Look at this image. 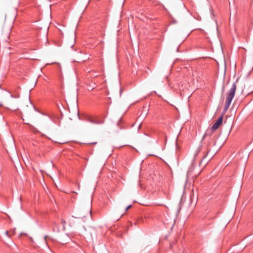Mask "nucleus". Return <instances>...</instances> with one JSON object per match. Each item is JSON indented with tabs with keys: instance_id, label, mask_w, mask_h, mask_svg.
<instances>
[{
	"instance_id": "obj_1",
	"label": "nucleus",
	"mask_w": 253,
	"mask_h": 253,
	"mask_svg": "<svg viewBox=\"0 0 253 253\" xmlns=\"http://www.w3.org/2000/svg\"><path fill=\"white\" fill-rule=\"evenodd\" d=\"M236 90V84L235 83H234L232 84V87L227 94L225 101V105L223 110V114H222L218 118L216 122L212 126V130H215L217 129L219 127V126L222 124L223 121V115L228 109L232 102V100L235 96Z\"/></svg>"
},
{
	"instance_id": "obj_2",
	"label": "nucleus",
	"mask_w": 253,
	"mask_h": 253,
	"mask_svg": "<svg viewBox=\"0 0 253 253\" xmlns=\"http://www.w3.org/2000/svg\"><path fill=\"white\" fill-rule=\"evenodd\" d=\"M83 120L87 122L96 125H101L103 123V121L99 119L97 117L86 115L84 117Z\"/></svg>"
},
{
	"instance_id": "obj_3",
	"label": "nucleus",
	"mask_w": 253,
	"mask_h": 253,
	"mask_svg": "<svg viewBox=\"0 0 253 253\" xmlns=\"http://www.w3.org/2000/svg\"><path fill=\"white\" fill-rule=\"evenodd\" d=\"M10 94V97L12 98H18L19 97V95L18 94H16L15 95H13L10 92H8Z\"/></svg>"
},
{
	"instance_id": "obj_4",
	"label": "nucleus",
	"mask_w": 253,
	"mask_h": 253,
	"mask_svg": "<svg viewBox=\"0 0 253 253\" xmlns=\"http://www.w3.org/2000/svg\"><path fill=\"white\" fill-rule=\"evenodd\" d=\"M86 214L91 215V210L89 209L86 211Z\"/></svg>"
},
{
	"instance_id": "obj_5",
	"label": "nucleus",
	"mask_w": 253,
	"mask_h": 253,
	"mask_svg": "<svg viewBox=\"0 0 253 253\" xmlns=\"http://www.w3.org/2000/svg\"><path fill=\"white\" fill-rule=\"evenodd\" d=\"M131 207V205H129V206H128L126 208L125 211H126L127 210H128L129 209H130Z\"/></svg>"
},
{
	"instance_id": "obj_6",
	"label": "nucleus",
	"mask_w": 253,
	"mask_h": 253,
	"mask_svg": "<svg viewBox=\"0 0 253 253\" xmlns=\"http://www.w3.org/2000/svg\"><path fill=\"white\" fill-rule=\"evenodd\" d=\"M5 234L8 237H10V235H9L8 232L7 231L5 232Z\"/></svg>"
},
{
	"instance_id": "obj_7",
	"label": "nucleus",
	"mask_w": 253,
	"mask_h": 253,
	"mask_svg": "<svg viewBox=\"0 0 253 253\" xmlns=\"http://www.w3.org/2000/svg\"><path fill=\"white\" fill-rule=\"evenodd\" d=\"M190 173H191V171H190V170H189L187 171V175H188V176L190 175Z\"/></svg>"
},
{
	"instance_id": "obj_8",
	"label": "nucleus",
	"mask_w": 253,
	"mask_h": 253,
	"mask_svg": "<svg viewBox=\"0 0 253 253\" xmlns=\"http://www.w3.org/2000/svg\"><path fill=\"white\" fill-rule=\"evenodd\" d=\"M84 217H85V215H83L81 217V218H84Z\"/></svg>"
},
{
	"instance_id": "obj_9",
	"label": "nucleus",
	"mask_w": 253,
	"mask_h": 253,
	"mask_svg": "<svg viewBox=\"0 0 253 253\" xmlns=\"http://www.w3.org/2000/svg\"><path fill=\"white\" fill-rule=\"evenodd\" d=\"M47 236H45V237H44V238H45L44 239H45V242H46V238H47Z\"/></svg>"
},
{
	"instance_id": "obj_10",
	"label": "nucleus",
	"mask_w": 253,
	"mask_h": 253,
	"mask_svg": "<svg viewBox=\"0 0 253 253\" xmlns=\"http://www.w3.org/2000/svg\"><path fill=\"white\" fill-rule=\"evenodd\" d=\"M96 142L92 143V144H96Z\"/></svg>"
}]
</instances>
